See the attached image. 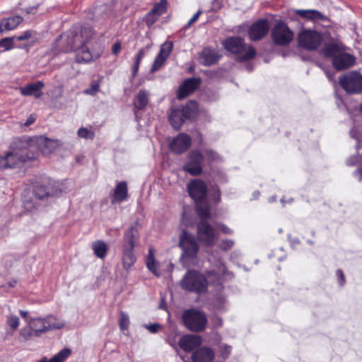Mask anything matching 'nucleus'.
Segmentation results:
<instances>
[{"label":"nucleus","mask_w":362,"mask_h":362,"mask_svg":"<svg viewBox=\"0 0 362 362\" xmlns=\"http://www.w3.org/2000/svg\"><path fill=\"white\" fill-rule=\"evenodd\" d=\"M221 355L223 358H227L231 351V347L228 345H223L221 346Z\"/></svg>","instance_id":"obj_49"},{"label":"nucleus","mask_w":362,"mask_h":362,"mask_svg":"<svg viewBox=\"0 0 362 362\" xmlns=\"http://www.w3.org/2000/svg\"><path fill=\"white\" fill-rule=\"evenodd\" d=\"M6 325L12 329L16 330L20 325V319L18 316L10 315L7 316Z\"/></svg>","instance_id":"obj_36"},{"label":"nucleus","mask_w":362,"mask_h":362,"mask_svg":"<svg viewBox=\"0 0 362 362\" xmlns=\"http://www.w3.org/2000/svg\"><path fill=\"white\" fill-rule=\"evenodd\" d=\"M159 18L152 10H151L145 16L144 21L148 26H151Z\"/></svg>","instance_id":"obj_41"},{"label":"nucleus","mask_w":362,"mask_h":362,"mask_svg":"<svg viewBox=\"0 0 362 362\" xmlns=\"http://www.w3.org/2000/svg\"><path fill=\"white\" fill-rule=\"evenodd\" d=\"M226 272V267L218 261L216 269L209 272L205 276L195 270H189L180 282L182 288L198 294L204 293L210 284H220V276Z\"/></svg>","instance_id":"obj_1"},{"label":"nucleus","mask_w":362,"mask_h":362,"mask_svg":"<svg viewBox=\"0 0 362 362\" xmlns=\"http://www.w3.org/2000/svg\"><path fill=\"white\" fill-rule=\"evenodd\" d=\"M35 120V117L34 115H31L30 117L27 119L26 122H25V126H29L32 124Z\"/></svg>","instance_id":"obj_55"},{"label":"nucleus","mask_w":362,"mask_h":362,"mask_svg":"<svg viewBox=\"0 0 362 362\" xmlns=\"http://www.w3.org/2000/svg\"><path fill=\"white\" fill-rule=\"evenodd\" d=\"M20 336L25 341L40 337L29 322L26 326L21 329Z\"/></svg>","instance_id":"obj_34"},{"label":"nucleus","mask_w":362,"mask_h":362,"mask_svg":"<svg viewBox=\"0 0 362 362\" xmlns=\"http://www.w3.org/2000/svg\"><path fill=\"white\" fill-rule=\"evenodd\" d=\"M29 322L39 336H40L42 333L47 332L45 317H32Z\"/></svg>","instance_id":"obj_28"},{"label":"nucleus","mask_w":362,"mask_h":362,"mask_svg":"<svg viewBox=\"0 0 362 362\" xmlns=\"http://www.w3.org/2000/svg\"><path fill=\"white\" fill-rule=\"evenodd\" d=\"M144 55H145V51L144 49H140L136 57V59H137V61L141 62V59Z\"/></svg>","instance_id":"obj_57"},{"label":"nucleus","mask_w":362,"mask_h":362,"mask_svg":"<svg viewBox=\"0 0 362 362\" xmlns=\"http://www.w3.org/2000/svg\"><path fill=\"white\" fill-rule=\"evenodd\" d=\"M233 245H234L233 240H229V239H225V240H223L220 243L219 247L221 250H227L231 248L233 246Z\"/></svg>","instance_id":"obj_47"},{"label":"nucleus","mask_w":362,"mask_h":362,"mask_svg":"<svg viewBox=\"0 0 362 362\" xmlns=\"http://www.w3.org/2000/svg\"><path fill=\"white\" fill-rule=\"evenodd\" d=\"M197 110V103L195 101H190L181 109H173L169 116V121L174 129H179L187 119L195 116Z\"/></svg>","instance_id":"obj_9"},{"label":"nucleus","mask_w":362,"mask_h":362,"mask_svg":"<svg viewBox=\"0 0 362 362\" xmlns=\"http://www.w3.org/2000/svg\"><path fill=\"white\" fill-rule=\"evenodd\" d=\"M23 206L26 211H32L36 208L37 204L33 200H30L25 198L23 201Z\"/></svg>","instance_id":"obj_45"},{"label":"nucleus","mask_w":362,"mask_h":362,"mask_svg":"<svg viewBox=\"0 0 362 362\" xmlns=\"http://www.w3.org/2000/svg\"><path fill=\"white\" fill-rule=\"evenodd\" d=\"M140 63H141V61H137V59H136L135 62H134V67H133V74L135 76L139 70V65H140Z\"/></svg>","instance_id":"obj_56"},{"label":"nucleus","mask_w":362,"mask_h":362,"mask_svg":"<svg viewBox=\"0 0 362 362\" xmlns=\"http://www.w3.org/2000/svg\"><path fill=\"white\" fill-rule=\"evenodd\" d=\"M202 218V220L197 226V238L199 240L202 242L205 245H213L215 243L217 237L216 228H214L206 221V218Z\"/></svg>","instance_id":"obj_15"},{"label":"nucleus","mask_w":362,"mask_h":362,"mask_svg":"<svg viewBox=\"0 0 362 362\" xmlns=\"http://www.w3.org/2000/svg\"><path fill=\"white\" fill-rule=\"evenodd\" d=\"M45 320L47 331L59 329L63 328L65 325V322L62 320L59 319L52 315L46 316Z\"/></svg>","instance_id":"obj_30"},{"label":"nucleus","mask_w":362,"mask_h":362,"mask_svg":"<svg viewBox=\"0 0 362 362\" xmlns=\"http://www.w3.org/2000/svg\"><path fill=\"white\" fill-rule=\"evenodd\" d=\"M214 353L208 347H202L194 351L192 355L193 362H209L214 360Z\"/></svg>","instance_id":"obj_22"},{"label":"nucleus","mask_w":362,"mask_h":362,"mask_svg":"<svg viewBox=\"0 0 362 362\" xmlns=\"http://www.w3.org/2000/svg\"><path fill=\"white\" fill-rule=\"evenodd\" d=\"M70 354L71 350L69 349L64 348L48 361L49 362H64Z\"/></svg>","instance_id":"obj_35"},{"label":"nucleus","mask_w":362,"mask_h":362,"mask_svg":"<svg viewBox=\"0 0 362 362\" xmlns=\"http://www.w3.org/2000/svg\"><path fill=\"white\" fill-rule=\"evenodd\" d=\"M193 220L189 212L185 211L182 214L181 223L185 226L192 224Z\"/></svg>","instance_id":"obj_46"},{"label":"nucleus","mask_w":362,"mask_h":362,"mask_svg":"<svg viewBox=\"0 0 362 362\" xmlns=\"http://www.w3.org/2000/svg\"><path fill=\"white\" fill-rule=\"evenodd\" d=\"M15 39V37H6L0 40V47L4 48V50L8 51L13 47V40Z\"/></svg>","instance_id":"obj_42"},{"label":"nucleus","mask_w":362,"mask_h":362,"mask_svg":"<svg viewBox=\"0 0 362 362\" xmlns=\"http://www.w3.org/2000/svg\"><path fill=\"white\" fill-rule=\"evenodd\" d=\"M167 8V0H160L151 9L156 15L161 16Z\"/></svg>","instance_id":"obj_37"},{"label":"nucleus","mask_w":362,"mask_h":362,"mask_svg":"<svg viewBox=\"0 0 362 362\" xmlns=\"http://www.w3.org/2000/svg\"><path fill=\"white\" fill-rule=\"evenodd\" d=\"M77 134L79 137L83 139H93L94 138V132L88 130L86 128L81 127L78 130Z\"/></svg>","instance_id":"obj_40"},{"label":"nucleus","mask_w":362,"mask_h":362,"mask_svg":"<svg viewBox=\"0 0 362 362\" xmlns=\"http://www.w3.org/2000/svg\"><path fill=\"white\" fill-rule=\"evenodd\" d=\"M145 328L147 329L151 333H156L158 332L160 328V325L158 323L151 324V325H145Z\"/></svg>","instance_id":"obj_50"},{"label":"nucleus","mask_w":362,"mask_h":362,"mask_svg":"<svg viewBox=\"0 0 362 362\" xmlns=\"http://www.w3.org/2000/svg\"><path fill=\"white\" fill-rule=\"evenodd\" d=\"M179 246L182 250L181 262L185 267H189L197 264V255L199 245L194 237L186 230H183L180 235Z\"/></svg>","instance_id":"obj_5"},{"label":"nucleus","mask_w":362,"mask_h":362,"mask_svg":"<svg viewBox=\"0 0 362 362\" xmlns=\"http://www.w3.org/2000/svg\"><path fill=\"white\" fill-rule=\"evenodd\" d=\"M269 25L267 20L260 19L252 23L248 29L249 37L252 41L263 38L268 33Z\"/></svg>","instance_id":"obj_16"},{"label":"nucleus","mask_w":362,"mask_h":362,"mask_svg":"<svg viewBox=\"0 0 362 362\" xmlns=\"http://www.w3.org/2000/svg\"><path fill=\"white\" fill-rule=\"evenodd\" d=\"M213 199L216 203H218L221 200V192L219 189H216L213 194Z\"/></svg>","instance_id":"obj_52"},{"label":"nucleus","mask_w":362,"mask_h":362,"mask_svg":"<svg viewBox=\"0 0 362 362\" xmlns=\"http://www.w3.org/2000/svg\"><path fill=\"white\" fill-rule=\"evenodd\" d=\"M191 144L190 137L185 134H180L170 143V149L176 153H181L187 151Z\"/></svg>","instance_id":"obj_20"},{"label":"nucleus","mask_w":362,"mask_h":362,"mask_svg":"<svg viewBox=\"0 0 362 362\" xmlns=\"http://www.w3.org/2000/svg\"><path fill=\"white\" fill-rule=\"evenodd\" d=\"M347 164L349 165H354L356 164V161L354 160V158H350L348 160H347Z\"/></svg>","instance_id":"obj_61"},{"label":"nucleus","mask_w":362,"mask_h":362,"mask_svg":"<svg viewBox=\"0 0 362 362\" xmlns=\"http://www.w3.org/2000/svg\"><path fill=\"white\" fill-rule=\"evenodd\" d=\"M356 175L358 177L359 180H362V170H358L356 172Z\"/></svg>","instance_id":"obj_62"},{"label":"nucleus","mask_w":362,"mask_h":362,"mask_svg":"<svg viewBox=\"0 0 362 362\" xmlns=\"http://www.w3.org/2000/svg\"><path fill=\"white\" fill-rule=\"evenodd\" d=\"M202 153L204 155V160L208 162L218 160L220 158L219 155L211 149H205Z\"/></svg>","instance_id":"obj_38"},{"label":"nucleus","mask_w":362,"mask_h":362,"mask_svg":"<svg viewBox=\"0 0 362 362\" xmlns=\"http://www.w3.org/2000/svg\"><path fill=\"white\" fill-rule=\"evenodd\" d=\"M92 249L94 254L100 259H104L107 252V245L102 240H97L92 243Z\"/></svg>","instance_id":"obj_31"},{"label":"nucleus","mask_w":362,"mask_h":362,"mask_svg":"<svg viewBox=\"0 0 362 362\" xmlns=\"http://www.w3.org/2000/svg\"><path fill=\"white\" fill-rule=\"evenodd\" d=\"M202 337L194 334H187L182 337L179 341V346L185 352H190L202 344Z\"/></svg>","instance_id":"obj_19"},{"label":"nucleus","mask_w":362,"mask_h":362,"mask_svg":"<svg viewBox=\"0 0 362 362\" xmlns=\"http://www.w3.org/2000/svg\"><path fill=\"white\" fill-rule=\"evenodd\" d=\"M120 329L124 331L127 330L129 328V315L124 313H120L119 322Z\"/></svg>","instance_id":"obj_39"},{"label":"nucleus","mask_w":362,"mask_h":362,"mask_svg":"<svg viewBox=\"0 0 362 362\" xmlns=\"http://www.w3.org/2000/svg\"><path fill=\"white\" fill-rule=\"evenodd\" d=\"M30 147L28 141L18 139L4 156H0V169L20 168L27 160L35 158V154L28 152Z\"/></svg>","instance_id":"obj_3"},{"label":"nucleus","mask_w":362,"mask_h":362,"mask_svg":"<svg viewBox=\"0 0 362 362\" xmlns=\"http://www.w3.org/2000/svg\"><path fill=\"white\" fill-rule=\"evenodd\" d=\"M44 87L42 81L29 83L27 86L21 88V93L24 96L34 95L36 98H39L42 95L41 89Z\"/></svg>","instance_id":"obj_23"},{"label":"nucleus","mask_w":362,"mask_h":362,"mask_svg":"<svg viewBox=\"0 0 362 362\" xmlns=\"http://www.w3.org/2000/svg\"><path fill=\"white\" fill-rule=\"evenodd\" d=\"M23 21L20 16L2 19L0 22V31H9L15 29Z\"/></svg>","instance_id":"obj_27"},{"label":"nucleus","mask_w":362,"mask_h":362,"mask_svg":"<svg viewBox=\"0 0 362 362\" xmlns=\"http://www.w3.org/2000/svg\"><path fill=\"white\" fill-rule=\"evenodd\" d=\"M35 32L31 30H28L23 33L21 35L15 37V39H16L18 41H24L32 38L35 35Z\"/></svg>","instance_id":"obj_43"},{"label":"nucleus","mask_w":362,"mask_h":362,"mask_svg":"<svg viewBox=\"0 0 362 362\" xmlns=\"http://www.w3.org/2000/svg\"><path fill=\"white\" fill-rule=\"evenodd\" d=\"M121 50V44L119 42H115L112 47V53L117 54Z\"/></svg>","instance_id":"obj_54"},{"label":"nucleus","mask_w":362,"mask_h":362,"mask_svg":"<svg viewBox=\"0 0 362 362\" xmlns=\"http://www.w3.org/2000/svg\"><path fill=\"white\" fill-rule=\"evenodd\" d=\"M187 188L189 196L196 202L199 215L201 217L209 218L210 216L209 206L204 203L207 192L206 183L200 179H194L187 184Z\"/></svg>","instance_id":"obj_4"},{"label":"nucleus","mask_w":362,"mask_h":362,"mask_svg":"<svg viewBox=\"0 0 362 362\" xmlns=\"http://www.w3.org/2000/svg\"><path fill=\"white\" fill-rule=\"evenodd\" d=\"M199 80L195 78H188L180 86L177 98L181 100L192 93L199 85Z\"/></svg>","instance_id":"obj_21"},{"label":"nucleus","mask_w":362,"mask_h":362,"mask_svg":"<svg viewBox=\"0 0 362 362\" xmlns=\"http://www.w3.org/2000/svg\"><path fill=\"white\" fill-rule=\"evenodd\" d=\"M93 35V31L89 28H84L81 30V33H74L70 32L66 35H62L60 40H66L67 47L66 51H76V60L79 63H88L94 59H98L100 53H92L85 46L88 40Z\"/></svg>","instance_id":"obj_2"},{"label":"nucleus","mask_w":362,"mask_h":362,"mask_svg":"<svg viewBox=\"0 0 362 362\" xmlns=\"http://www.w3.org/2000/svg\"><path fill=\"white\" fill-rule=\"evenodd\" d=\"M173 45L171 42H165L160 46V52L156 56L153 64L151 68V72L158 70L165 63L169 55L170 54Z\"/></svg>","instance_id":"obj_17"},{"label":"nucleus","mask_w":362,"mask_h":362,"mask_svg":"<svg viewBox=\"0 0 362 362\" xmlns=\"http://www.w3.org/2000/svg\"><path fill=\"white\" fill-rule=\"evenodd\" d=\"M201 13H202L201 11H198L197 13H195L194 14V16L188 21V23L186 25L185 28H187L190 27L191 25H192L194 23H195L197 21V19L199 18Z\"/></svg>","instance_id":"obj_51"},{"label":"nucleus","mask_w":362,"mask_h":362,"mask_svg":"<svg viewBox=\"0 0 362 362\" xmlns=\"http://www.w3.org/2000/svg\"><path fill=\"white\" fill-rule=\"evenodd\" d=\"M139 238L138 224L132 226L124 233L122 250V266L129 270L135 263L136 257L133 252L135 240Z\"/></svg>","instance_id":"obj_6"},{"label":"nucleus","mask_w":362,"mask_h":362,"mask_svg":"<svg viewBox=\"0 0 362 362\" xmlns=\"http://www.w3.org/2000/svg\"><path fill=\"white\" fill-rule=\"evenodd\" d=\"M356 129H352L350 132V134H351V136L356 139H358V136H356Z\"/></svg>","instance_id":"obj_60"},{"label":"nucleus","mask_w":362,"mask_h":362,"mask_svg":"<svg viewBox=\"0 0 362 362\" xmlns=\"http://www.w3.org/2000/svg\"><path fill=\"white\" fill-rule=\"evenodd\" d=\"M220 58L217 52L210 48H204L200 55V62L204 65H211Z\"/></svg>","instance_id":"obj_26"},{"label":"nucleus","mask_w":362,"mask_h":362,"mask_svg":"<svg viewBox=\"0 0 362 362\" xmlns=\"http://www.w3.org/2000/svg\"><path fill=\"white\" fill-rule=\"evenodd\" d=\"M339 84L348 93H360L362 92V74L350 72L339 78Z\"/></svg>","instance_id":"obj_12"},{"label":"nucleus","mask_w":362,"mask_h":362,"mask_svg":"<svg viewBox=\"0 0 362 362\" xmlns=\"http://www.w3.org/2000/svg\"><path fill=\"white\" fill-rule=\"evenodd\" d=\"M148 95L146 91L144 90H139L134 100V107L136 110H141L144 108L148 101Z\"/></svg>","instance_id":"obj_32"},{"label":"nucleus","mask_w":362,"mask_h":362,"mask_svg":"<svg viewBox=\"0 0 362 362\" xmlns=\"http://www.w3.org/2000/svg\"><path fill=\"white\" fill-rule=\"evenodd\" d=\"M20 314L23 317H26L28 316V312L24 310H20Z\"/></svg>","instance_id":"obj_63"},{"label":"nucleus","mask_w":362,"mask_h":362,"mask_svg":"<svg viewBox=\"0 0 362 362\" xmlns=\"http://www.w3.org/2000/svg\"><path fill=\"white\" fill-rule=\"evenodd\" d=\"M33 193L37 199H43L51 195L50 182L48 179H45L42 183H36L33 188Z\"/></svg>","instance_id":"obj_24"},{"label":"nucleus","mask_w":362,"mask_h":362,"mask_svg":"<svg viewBox=\"0 0 362 362\" xmlns=\"http://www.w3.org/2000/svg\"><path fill=\"white\" fill-rule=\"evenodd\" d=\"M128 197V189L126 182L122 181L117 183L115 187L112 203H121L127 199Z\"/></svg>","instance_id":"obj_25"},{"label":"nucleus","mask_w":362,"mask_h":362,"mask_svg":"<svg viewBox=\"0 0 362 362\" xmlns=\"http://www.w3.org/2000/svg\"><path fill=\"white\" fill-rule=\"evenodd\" d=\"M271 37L275 45L286 46L293 40L294 34L285 22L277 20L272 28Z\"/></svg>","instance_id":"obj_10"},{"label":"nucleus","mask_w":362,"mask_h":362,"mask_svg":"<svg viewBox=\"0 0 362 362\" xmlns=\"http://www.w3.org/2000/svg\"><path fill=\"white\" fill-rule=\"evenodd\" d=\"M99 83L95 82L91 84L89 88H87L84 90V93L86 95H94L99 91Z\"/></svg>","instance_id":"obj_44"},{"label":"nucleus","mask_w":362,"mask_h":362,"mask_svg":"<svg viewBox=\"0 0 362 362\" xmlns=\"http://www.w3.org/2000/svg\"><path fill=\"white\" fill-rule=\"evenodd\" d=\"M204 155L198 150H193L188 154V161L183 165V170L192 175H199L203 170Z\"/></svg>","instance_id":"obj_14"},{"label":"nucleus","mask_w":362,"mask_h":362,"mask_svg":"<svg viewBox=\"0 0 362 362\" xmlns=\"http://www.w3.org/2000/svg\"><path fill=\"white\" fill-rule=\"evenodd\" d=\"M325 57H332V64L337 70H343L352 66L356 62L355 57L341 49L339 45L335 43L327 45L323 49Z\"/></svg>","instance_id":"obj_7"},{"label":"nucleus","mask_w":362,"mask_h":362,"mask_svg":"<svg viewBox=\"0 0 362 362\" xmlns=\"http://www.w3.org/2000/svg\"><path fill=\"white\" fill-rule=\"evenodd\" d=\"M337 275L338 278L339 279V283L340 286H342L345 282L344 275L343 272L339 269L337 270Z\"/></svg>","instance_id":"obj_53"},{"label":"nucleus","mask_w":362,"mask_h":362,"mask_svg":"<svg viewBox=\"0 0 362 362\" xmlns=\"http://www.w3.org/2000/svg\"><path fill=\"white\" fill-rule=\"evenodd\" d=\"M213 322L215 326L219 327L222 325V320L217 317L213 320Z\"/></svg>","instance_id":"obj_58"},{"label":"nucleus","mask_w":362,"mask_h":362,"mask_svg":"<svg viewBox=\"0 0 362 362\" xmlns=\"http://www.w3.org/2000/svg\"><path fill=\"white\" fill-rule=\"evenodd\" d=\"M146 264L149 271L156 276H159L158 264L154 257V250L151 247L148 249V255L146 260Z\"/></svg>","instance_id":"obj_29"},{"label":"nucleus","mask_w":362,"mask_h":362,"mask_svg":"<svg viewBox=\"0 0 362 362\" xmlns=\"http://www.w3.org/2000/svg\"><path fill=\"white\" fill-rule=\"evenodd\" d=\"M293 12L307 19H321L322 18L321 13L314 9H296L293 10Z\"/></svg>","instance_id":"obj_33"},{"label":"nucleus","mask_w":362,"mask_h":362,"mask_svg":"<svg viewBox=\"0 0 362 362\" xmlns=\"http://www.w3.org/2000/svg\"><path fill=\"white\" fill-rule=\"evenodd\" d=\"M29 144H31L30 148H32L34 144L37 145L39 151L44 154H48L59 145V141L49 139L42 136L37 138L35 141H31Z\"/></svg>","instance_id":"obj_18"},{"label":"nucleus","mask_w":362,"mask_h":362,"mask_svg":"<svg viewBox=\"0 0 362 362\" xmlns=\"http://www.w3.org/2000/svg\"><path fill=\"white\" fill-rule=\"evenodd\" d=\"M215 228L216 231L218 230L225 234H231L233 233V230L230 228L222 223L216 224Z\"/></svg>","instance_id":"obj_48"},{"label":"nucleus","mask_w":362,"mask_h":362,"mask_svg":"<svg viewBox=\"0 0 362 362\" xmlns=\"http://www.w3.org/2000/svg\"><path fill=\"white\" fill-rule=\"evenodd\" d=\"M182 320L185 327L193 332L202 331L207 323L206 315L194 309L185 311L182 314Z\"/></svg>","instance_id":"obj_11"},{"label":"nucleus","mask_w":362,"mask_h":362,"mask_svg":"<svg viewBox=\"0 0 362 362\" xmlns=\"http://www.w3.org/2000/svg\"><path fill=\"white\" fill-rule=\"evenodd\" d=\"M218 301L219 304L218 305L216 304L217 310L223 309V303L225 302L224 299L223 298H220V299L218 300Z\"/></svg>","instance_id":"obj_59"},{"label":"nucleus","mask_w":362,"mask_h":362,"mask_svg":"<svg viewBox=\"0 0 362 362\" xmlns=\"http://www.w3.org/2000/svg\"><path fill=\"white\" fill-rule=\"evenodd\" d=\"M223 45L226 50L230 53L238 55L240 61H246L255 57L256 52L251 47H246L244 40L239 37H232L227 38L223 42Z\"/></svg>","instance_id":"obj_8"},{"label":"nucleus","mask_w":362,"mask_h":362,"mask_svg":"<svg viewBox=\"0 0 362 362\" xmlns=\"http://www.w3.org/2000/svg\"><path fill=\"white\" fill-rule=\"evenodd\" d=\"M37 362H49L47 358L44 357L40 359Z\"/></svg>","instance_id":"obj_64"},{"label":"nucleus","mask_w":362,"mask_h":362,"mask_svg":"<svg viewBox=\"0 0 362 362\" xmlns=\"http://www.w3.org/2000/svg\"><path fill=\"white\" fill-rule=\"evenodd\" d=\"M322 41L321 34L311 30H302L298 37L299 46L308 50L316 49L320 45Z\"/></svg>","instance_id":"obj_13"}]
</instances>
